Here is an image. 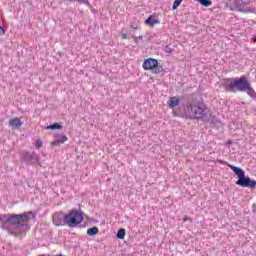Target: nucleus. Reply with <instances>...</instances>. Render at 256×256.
I'll return each mask as SVG.
<instances>
[{
  "instance_id": "20",
  "label": "nucleus",
  "mask_w": 256,
  "mask_h": 256,
  "mask_svg": "<svg viewBox=\"0 0 256 256\" xmlns=\"http://www.w3.org/2000/svg\"><path fill=\"white\" fill-rule=\"evenodd\" d=\"M153 73L159 74V73H163V66L157 64L153 69H152Z\"/></svg>"
},
{
  "instance_id": "30",
  "label": "nucleus",
  "mask_w": 256,
  "mask_h": 256,
  "mask_svg": "<svg viewBox=\"0 0 256 256\" xmlns=\"http://www.w3.org/2000/svg\"><path fill=\"white\" fill-rule=\"evenodd\" d=\"M233 142L231 140L226 142V145H231Z\"/></svg>"
},
{
  "instance_id": "6",
  "label": "nucleus",
  "mask_w": 256,
  "mask_h": 256,
  "mask_svg": "<svg viewBox=\"0 0 256 256\" xmlns=\"http://www.w3.org/2000/svg\"><path fill=\"white\" fill-rule=\"evenodd\" d=\"M21 161L22 163H25V165L33 167L41 166V158L35 151H23L21 154Z\"/></svg>"
},
{
  "instance_id": "18",
  "label": "nucleus",
  "mask_w": 256,
  "mask_h": 256,
  "mask_svg": "<svg viewBox=\"0 0 256 256\" xmlns=\"http://www.w3.org/2000/svg\"><path fill=\"white\" fill-rule=\"evenodd\" d=\"M125 229L124 228H120L116 234L117 239H125Z\"/></svg>"
},
{
  "instance_id": "17",
  "label": "nucleus",
  "mask_w": 256,
  "mask_h": 256,
  "mask_svg": "<svg viewBox=\"0 0 256 256\" xmlns=\"http://www.w3.org/2000/svg\"><path fill=\"white\" fill-rule=\"evenodd\" d=\"M70 3H80V5H87V7H91V3H89V0H68Z\"/></svg>"
},
{
  "instance_id": "23",
  "label": "nucleus",
  "mask_w": 256,
  "mask_h": 256,
  "mask_svg": "<svg viewBox=\"0 0 256 256\" xmlns=\"http://www.w3.org/2000/svg\"><path fill=\"white\" fill-rule=\"evenodd\" d=\"M52 147H57L58 145H61V143L59 142V140H57V138H55V140L53 142H51Z\"/></svg>"
},
{
  "instance_id": "5",
  "label": "nucleus",
  "mask_w": 256,
  "mask_h": 256,
  "mask_svg": "<svg viewBox=\"0 0 256 256\" xmlns=\"http://www.w3.org/2000/svg\"><path fill=\"white\" fill-rule=\"evenodd\" d=\"M80 223H83V212L81 210L73 209L66 214V225L71 229H74Z\"/></svg>"
},
{
  "instance_id": "31",
  "label": "nucleus",
  "mask_w": 256,
  "mask_h": 256,
  "mask_svg": "<svg viewBox=\"0 0 256 256\" xmlns=\"http://www.w3.org/2000/svg\"><path fill=\"white\" fill-rule=\"evenodd\" d=\"M183 221H184V223H185L186 221H189V218L186 217V218L183 219Z\"/></svg>"
},
{
  "instance_id": "12",
  "label": "nucleus",
  "mask_w": 256,
  "mask_h": 256,
  "mask_svg": "<svg viewBox=\"0 0 256 256\" xmlns=\"http://www.w3.org/2000/svg\"><path fill=\"white\" fill-rule=\"evenodd\" d=\"M8 125L13 129H19L23 125V122L20 118H12L9 120Z\"/></svg>"
},
{
  "instance_id": "1",
  "label": "nucleus",
  "mask_w": 256,
  "mask_h": 256,
  "mask_svg": "<svg viewBox=\"0 0 256 256\" xmlns=\"http://www.w3.org/2000/svg\"><path fill=\"white\" fill-rule=\"evenodd\" d=\"M209 114V108L207 105L203 103V101H199L197 96L189 95L186 99V104L184 107V116L186 119H203L207 117Z\"/></svg>"
},
{
  "instance_id": "33",
  "label": "nucleus",
  "mask_w": 256,
  "mask_h": 256,
  "mask_svg": "<svg viewBox=\"0 0 256 256\" xmlns=\"http://www.w3.org/2000/svg\"><path fill=\"white\" fill-rule=\"evenodd\" d=\"M219 161V163H224V161L223 160H218Z\"/></svg>"
},
{
  "instance_id": "14",
  "label": "nucleus",
  "mask_w": 256,
  "mask_h": 256,
  "mask_svg": "<svg viewBox=\"0 0 256 256\" xmlns=\"http://www.w3.org/2000/svg\"><path fill=\"white\" fill-rule=\"evenodd\" d=\"M244 92L247 93V95H249L251 99H253L256 95L255 90L253 89V87H251V83L248 84V88H246Z\"/></svg>"
},
{
  "instance_id": "28",
  "label": "nucleus",
  "mask_w": 256,
  "mask_h": 256,
  "mask_svg": "<svg viewBox=\"0 0 256 256\" xmlns=\"http://www.w3.org/2000/svg\"><path fill=\"white\" fill-rule=\"evenodd\" d=\"M132 27V29H134L135 31H137V29H139V26H137V25H135V26H131Z\"/></svg>"
},
{
  "instance_id": "16",
  "label": "nucleus",
  "mask_w": 256,
  "mask_h": 256,
  "mask_svg": "<svg viewBox=\"0 0 256 256\" xmlns=\"http://www.w3.org/2000/svg\"><path fill=\"white\" fill-rule=\"evenodd\" d=\"M99 233V228L97 227H92L87 230V235H90V237H93Z\"/></svg>"
},
{
  "instance_id": "29",
  "label": "nucleus",
  "mask_w": 256,
  "mask_h": 256,
  "mask_svg": "<svg viewBox=\"0 0 256 256\" xmlns=\"http://www.w3.org/2000/svg\"><path fill=\"white\" fill-rule=\"evenodd\" d=\"M175 2L181 5V3H183V0H175Z\"/></svg>"
},
{
  "instance_id": "15",
  "label": "nucleus",
  "mask_w": 256,
  "mask_h": 256,
  "mask_svg": "<svg viewBox=\"0 0 256 256\" xmlns=\"http://www.w3.org/2000/svg\"><path fill=\"white\" fill-rule=\"evenodd\" d=\"M46 129L47 130H52V131H55V130H57V129H63V126L61 125V124H59V123H54V124H52V125H48L47 127H46Z\"/></svg>"
},
{
  "instance_id": "26",
  "label": "nucleus",
  "mask_w": 256,
  "mask_h": 256,
  "mask_svg": "<svg viewBox=\"0 0 256 256\" xmlns=\"http://www.w3.org/2000/svg\"><path fill=\"white\" fill-rule=\"evenodd\" d=\"M137 39H143V36H138V37L134 36L135 43H137Z\"/></svg>"
},
{
  "instance_id": "34",
  "label": "nucleus",
  "mask_w": 256,
  "mask_h": 256,
  "mask_svg": "<svg viewBox=\"0 0 256 256\" xmlns=\"http://www.w3.org/2000/svg\"><path fill=\"white\" fill-rule=\"evenodd\" d=\"M252 99H255V101H256V95Z\"/></svg>"
},
{
  "instance_id": "22",
  "label": "nucleus",
  "mask_w": 256,
  "mask_h": 256,
  "mask_svg": "<svg viewBox=\"0 0 256 256\" xmlns=\"http://www.w3.org/2000/svg\"><path fill=\"white\" fill-rule=\"evenodd\" d=\"M35 146L37 147V149H41V147H43V141L37 140Z\"/></svg>"
},
{
  "instance_id": "3",
  "label": "nucleus",
  "mask_w": 256,
  "mask_h": 256,
  "mask_svg": "<svg viewBox=\"0 0 256 256\" xmlns=\"http://www.w3.org/2000/svg\"><path fill=\"white\" fill-rule=\"evenodd\" d=\"M31 217H35L33 215V212H25L23 214H8L7 216V223L8 226L11 225L12 227H16L19 229V227H27L29 224V219Z\"/></svg>"
},
{
  "instance_id": "9",
  "label": "nucleus",
  "mask_w": 256,
  "mask_h": 256,
  "mask_svg": "<svg viewBox=\"0 0 256 256\" xmlns=\"http://www.w3.org/2000/svg\"><path fill=\"white\" fill-rule=\"evenodd\" d=\"M157 65H159V61L157 59L148 58L144 60L142 67L144 71H153V68L157 67Z\"/></svg>"
},
{
  "instance_id": "21",
  "label": "nucleus",
  "mask_w": 256,
  "mask_h": 256,
  "mask_svg": "<svg viewBox=\"0 0 256 256\" xmlns=\"http://www.w3.org/2000/svg\"><path fill=\"white\" fill-rule=\"evenodd\" d=\"M56 139L60 142V145L65 143L67 141V135H58L56 136Z\"/></svg>"
},
{
  "instance_id": "27",
  "label": "nucleus",
  "mask_w": 256,
  "mask_h": 256,
  "mask_svg": "<svg viewBox=\"0 0 256 256\" xmlns=\"http://www.w3.org/2000/svg\"><path fill=\"white\" fill-rule=\"evenodd\" d=\"M122 38H123V39H129V36L124 33V34H122Z\"/></svg>"
},
{
  "instance_id": "24",
  "label": "nucleus",
  "mask_w": 256,
  "mask_h": 256,
  "mask_svg": "<svg viewBox=\"0 0 256 256\" xmlns=\"http://www.w3.org/2000/svg\"><path fill=\"white\" fill-rule=\"evenodd\" d=\"M179 5H180L179 3L174 1L173 5H172V10L175 11L179 7Z\"/></svg>"
},
{
  "instance_id": "8",
  "label": "nucleus",
  "mask_w": 256,
  "mask_h": 256,
  "mask_svg": "<svg viewBox=\"0 0 256 256\" xmlns=\"http://www.w3.org/2000/svg\"><path fill=\"white\" fill-rule=\"evenodd\" d=\"M8 214L0 215V229H3V231H7L8 235H14V237H17V232L13 231L9 227V223L7 222Z\"/></svg>"
},
{
  "instance_id": "10",
  "label": "nucleus",
  "mask_w": 256,
  "mask_h": 256,
  "mask_svg": "<svg viewBox=\"0 0 256 256\" xmlns=\"http://www.w3.org/2000/svg\"><path fill=\"white\" fill-rule=\"evenodd\" d=\"M234 5L238 11H241L242 13H251V10L245 9L247 7V2L244 0H234Z\"/></svg>"
},
{
  "instance_id": "4",
  "label": "nucleus",
  "mask_w": 256,
  "mask_h": 256,
  "mask_svg": "<svg viewBox=\"0 0 256 256\" xmlns=\"http://www.w3.org/2000/svg\"><path fill=\"white\" fill-rule=\"evenodd\" d=\"M228 167L237 175L238 180L236 181V185L240 187H247L248 189H255L256 181L251 180V178L245 176V171L243 169L234 166L232 164H228Z\"/></svg>"
},
{
  "instance_id": "2",
  "label": "nucleus",
  "mask_w": 256,
  "mask_h": 256,
  "mask_svg": "<svg viewBox=\"0 0 256 256\" xmlns=\"http://www.w3.org/2000/svg\"><path fill=\"white\" fill-rule=\"evenodd\" d=\"M248 84L249 80H247V77L245 76L236 79L227 78L225 80L226 91H229L230 93H245V91H247Z\"/></svg>"
},
{
  "instance_id": "13",
  "label": "nucleus",
  "mask_w": 256,
  "mask_h": 256,
  "mask_svg": "<svg viewBox=\"0 0 256 256\" xmlns=\"http://www.w3.org/2000/svg\"><path fill=\"white\" fill-rule=\"evenodd\" d=\"M179 103H181V100H179V98L177 97H170L169 101H168V105L170 107V109H174V107H177L179 105Z\"/></svg>"
},
{
  "instance_id": "32",
  "label": "nucleus",
  "mask_w": 256,
  "mask_h": 256,
  "mask_svg": "<svg viewBox=\"0 0 256 256\" xmlns=\"http://www.w3.org/2000/svg\"><path fill=\"white\" fill-rule=\"evenodd\" d=\"M252 41H254V43H256V36H254V37L252 38Z\"/></svg>"
},
{
  "instance_id": "11",
  "label": "nucleus",
  "mask_w": 256,
  "mask_h": 256,
  "mask_svg": "<svg viewBox=\"0 0 256 256\" xmlns=\"http://www.w3.org/2000/svg\"><path fill=\"white\" fill-rule=\"evenodd\" d=\"M145 25H149V27H155V25H159V19L155 14L150 15L146 20H145Z\"/></svg>"
},
{
  "instance_id": "25",
  "label": "nucleus",
  "mask_w": 256,
  "mask_h": 256,
  "mask_svg": "<svg viewBox=\"0 0 256 256\" xmlns=\"http://www.w3.org/2000/svg\"><path fill=\"white\" fill-rule=\"evenodd\" d=\"M0 35H5V28L0 26Z\"/></svg>"
},
{
  "instance_id": "7",
  "label": "nucleus",
  "mask_w": 256,
  "mask_h": 256,
  "mask_svg": "<svg viewBox=\"0 0 256 256\" xmlns=\"http://www.w3.org/2000/svg\"><path fill=\"white\" fill-rule=\"evenodd\" d=\"M67 214H63V212H56L53 217L52 221L56 227H61L63 225H67Z\"/></svg>"
},
{
  "instance_id": "19",
  "label": "nucleus",
  "mask_w": 256,
  "mask_h": 256,
  "mask_svg": "<svg viewBox=\"0 0 256 256\" xmlns=\"http://www.w3.org/2000/svg\"><path fill=\"white\" fill-rule=\"evenodd\" d=\"M163 51H164V53L171 54V53H173V51H175V48L172 47L170 44H168V45L164 46Z\"/></svg>"
}]
</instances>
